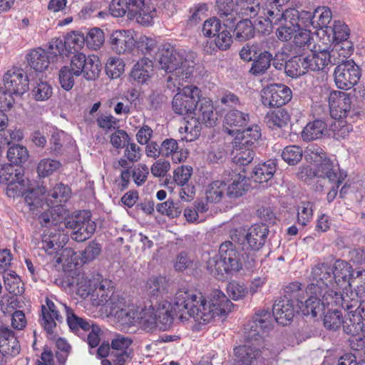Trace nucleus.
Listing matches in <instances>:
<instances>
[{
    "mask_svg": "<svg viewBox=\"0 0 365 365\" xmlns=\"http://www.w3.org/2000/svg\"><path fill=\"white\" fill-rule=\"evenodd\" d=\"M268 233L269 229L265 224H255L248 229L246 234H235L232 240L242 250H259L264 245Z\"/></svg>",
    "mask_w": 365,
    "mask_h": 365,
    "instance_id": "obj_9",
    "label": "nucleus"
},
{
    "mask_svg": "<svg viewBox=\"0 0 365 365\" xmlns=\"http://www.w3.org/2000/svg\"><path fill=\"white\" fill-rule=\"evenodd\" d=\"M101 245L96 240L88 242V245L81 252V260L83 263H88L96 259L101 253Z\"/></svg>",
    "mask_w": 365,
    "mask_h": 365,
    "instance_id": "obj_62",
    "label": "nucleus"
},
{
    "mask_svg": "<svg viewBox=\"0 0 365 365\" xmlns=\"http://www.w3.org/2000/svg\"><path fill=\"white\" fill-rule=\"evenodd\" d=\"M334 43L333 48L329 51L331 64H337L341 61H347L354 51V43L349 38L337 41Z\"/></svg>",
    "mask_w": 365,
    "mask_h": 365,
    "instance_id": "obj_28",
    "label": "nucleus"
},
{
    "mask_svg": "<svg viewBox=\"0 0 365 365\" xmlns=\"http://www.w3.org/2000/svg\"><path fill=\"white\" fill-rule=\"evenodd\" d=\"M229 176H231L230 180H233V182L227 186V195L229 197L237 198L248 191L250 185L247 178L240 174H236L232 170L229 171Z\"/></svg>",
    "mask_w": 365,
    "mask_h": 365,
    "instance_id": "obj_32",
    "label": "nucleus"
},
{
    "mask_svg": "<svg viewBox=\"0 0 365 365\" xmlns=\"http://www.w3.org/2000/svg\"><path fill=\"white\" fill-rule=\"evenodd\" d=\"M246 344L234 349L239 365H255L261 355V342L265 333L272 329V317L266 310H259L245 325Z\"/></svg>",
    "mask_w": 365,
    "mask_h": 365,
    "instance_id": "obj_2",
    "label": "nucleus"
},
{
    "mask_svg": "<svg viewBox=\"0 0 365 365\" xmlns=\"http://www.w3.org/2000/svg\"><path fill=\"white\" fill-rule=\"evenodd\" d=\"M158 62L168 76L166 78L168 88L174 91L183 86L184 82L190 78L195 66L191 56L185 55L182 50H178L171 45H165L158 49Z\"/></svg>",
    "mask_w": 365,
    "mask_h": 365,
    "instance_id": "obj_3",
    "label": "nucleus"
},
{
    "mask_svg": "<svg viewBox=\"0 0 365 365\" xmlns=\"http://www.w3.org/2000/svg\"><path fill=\"white\" fill-rule=\"evenodd\" d=\"M127 14L130 19H135L136 21L148 26L153 20L152 16L149 14V8L145 7L144 0H126Z\"/></svg>",
    "mask_w": 365,
    "mask_h": 365,
    "instance_id": "obj_24",
    "label": "nucleus"
},
{
    "mask_svg": "<svg viewBox=\"0 0 365 365\" xmlns=\"http://www.w3.org/2000/svg\"><path fill=\"white\" fill-rule=\"evenodd\" d=\"M60 166L59 161L51 158H44L38 163L37 173L40 177H47L57 170Z\"/></svg>",
    "mask_w": 365,
    "mask_h": 365,
    "instance_id": "obj_63",
    "label": "nucleus"
},
{
    "mask_svg": "<svg viewBox=\"0 0 365 365\" xmlns=\"http://www.w3.org/2000/svg\"><path fill=\"white\" fill-rule=\"evenodd\" d=\"M329 113L331 118L341 120L346 118L351 111V101L349 94L333 91L328 97Z\"/></svg>",
    "mask_w": 365,
    "mask_h": 365,
    "instance_id": "obj_14",
    "label": "nucleus"
},
{
    "mask_svg": "<svg viewBox=\"0 0 365 365\" xmlns=\"http://www.w3.org/2000/svg\"><path fill=\"white\" fill-rule=\"evenodd\" d=\"M234 140H237V146L247 145L254 147L255 143L261 137V130L257 125H252L240 132H236Z\"/></svg>",
    "mask_w": 365,
    "mask_h": 365,
    "instance_id": "obj_36",
    "label": "nucleus"
},
{
    "mask_svg": "<svg viewBox=\"0 0 365 365\" xmlns=\"http://www.w3.org/2000/svg\"><path fill=\"white\" fill-rule=\"evenodd\" d=\"M24 175L21 167L14 166L11 164L4 165L0 168V183L9 184L14 180H17Z\"/></svg>",
    "mask_w": 365,
    "mask_h": 365,
    "instance_id": "obj_52",
    "label": "nucleus"
},
{
    "mask_svg": "<svg viewBox=\"0 0 365 365\" xmlns=\"http://www.w3.org/2000/svg\"><path fill=\"white\" fill-rule=\"evenodd\" d=\"M113 286L111 281L102 278L94 289L91 298L93 300L98 299V304H106L109 301V297L112 294Z\"/></svg>",
    "mask_w": 365,
    "mask_h": 365,
    "instance_id": "obj_44",
    "label": "nucleus"
},
{
    "mask_svg": "<svg viewBox=\"0 0 365 365\" xmlns=\"http://www.w3.org/2000/svg\"><path fill=\"white\" fill-rule=\"evenodd\" d=\"M354 295H359L361 302L357 307L358 314H352V317L346 318L344 324V331L347 334H355L360 331L365 333V287L357 286L356 294Z\"/></svg>",
    "mask_w": 365,
    "mask_h": 365,
    "instance_id": "obj_15",
    "label": "nucleus"
},
{
    "mask_svg": "<svg viewBox=\"0 0 365 365\" xmlns=\"http://www.w3.org/2000/svg\"><path fill=\"white\" fill-rule=\"evenodd\" d=\"M292 97L291 89L284 84H271L262 90V102L269 108L281 107Z\"/></svg>",
    "mask_w": 365,
    "mask_h": 365,
    "instance_id": "obj_13",
    "label": "nucleus"
},
{
    "mask_svg": "<svg viewBox=\"0 0 365 365\" xmlns=\"http://www.w3.org/2000/svg\"><path fill=\"white\" fill-rule=\"evenodd\" d=\"M354 294L351 292V295H349L348 293H344L341 296V305L343 309L348 312V317L346 318L352 317V314H358L359 312L357 307L361 302V298H359V295H354Z\"/></svg>",
    "mask_w": 365,
    "mask_h": 365,
    "instance_id": "obj_57",
    "label": "nucleus"
},
{
    "mask_svg": "<svg viewBox=\"0 0 365 365\" xmlns=\"http://www.w3.org/2000/svg\"><path fill=\"white\" fill-rule=\"evenodd\" d=\"M314 29L324 31L331 22V11L328 7H318L313 12Z\"/></svg>",
    "mask_w": 365,
    "mask_h": 365,
    "instance_id": "obj_54",
    "label": "nucleus"
},
{
    "mask_svg": "<svg viewBox=\"0 0 365 365\" xmlns=\"http://www.w3.org/2000/svg\"><path fill=\"white\" fill-rule=\"evenodd\" d=\"M344 324L345 320H343L341 311H328L324 315V324L329 330L336 331L341 324L344 325Z\"/></svg>",
    "mask_w": 365,
    "mask_h": 365,
    "instance_id": "obj_58",
    "label": "nucleus"
},
{
    "mask_svg": "<svg viewBox=\"0 0 365 365\" xmlns=\"http://www.w3.org/2000/svg\"><path fill=\"white\" fill-rule=\"evenodd\" d=\"M289 120V114L284 108L267 113L264 117V122L272 130L287 126Z\"/></svg>",
    "mask_w": 365,
    "mask_h": 365,
    "instance_id": "obj_38",
    "label": "nucleus"
},
{
    "mask_svg": "<svg viewBox=\"0 0 365 365\" xmlns=\"http://www.w3.org/2000/svg\"><path fill=\"white\" fill-rule=\"evenodd\" d=\"M71 189L63 183L56 184L49 192L48 197L53 200L51 203L54 207H58L62 203L66 202L71 197Z\"/></svg>",
    "mask_w": 365,
    "mask_h": 365,
    "instance_id": "obj_48",
    "label": "nucleus"
},
{
    "mask_svg": "<svg viewBox=\"0 0 365 365\" xmlns=\"http://www.w3.org/2000/svg\"><path fill=\"white\" fill-rule=\"evenodd\" d=\"M101 279L99 274H83L78 278L76 284L77 294L82 298L92 296L94 289Z\"/></svg>",
    "mask_w": 365,
    "mask_h": 365,
    "instance_id": "obj_29",
    "label": "nucleus"
},
{
    "mask_svg": "<svg viewBox=\"0 0 365 365\" xmlns=\"http://www.w3.org/2000/svg\"><path fill=\"white\" fill-rule=\"evenodd\" d=\"M91 217L89 211L82 210L66 220L65 227L72 230L71 237L74 241L84 242L94 233L96 224Z\"/></svg>",
    "mask_w": 365,
    "mask_h": 365,
    "instance_id": "obj_8",
    "label": "nucleus"
},
{
    "mask_svg": "<svg viewBox=\"0 0 365 365\" xmlns=\"http://www.w3.org/2000/svg\"><path fill=\"white\" fill-rule=\"evenodd\" d=\"M73 73L76 76L81 74L88 81L96 80L101 72V63L96 56H86L83 53H78L72 57Z\"/></svg>",
    "mask_w": 365,
    "mask_h": 365,
    "instance_id": "obj_12",
    "label": "nucleus"
},
{
    "mask_svg": "<svg viewBox=\"0 0 365 365\" xmlns=\"http://www.w3.org/2000/svg\"><path fill=\"white\" fill-rule=\"evenodd\" d=\"M332 125V120L329 117L316 118L309 122L302 132L304 141L310 142L322 138L326 135L327 128Z\"/></svg>",
    "mask_w": 365,
    "mask_h": 365,
    "instance_id": "obj_21",
    "label": "nucleus"
},
{
    "mask_svg": "<svg viewBox=\"0 0 365 365\" xmlns=\"http://www.w3.org/2000/svg\"><path fill=\"white\" fill-rule=\"evenodd\" d=\"M59 82L61 87L66 91H70L74 85V77H76L73 73L72 58L71 59L70 66H65L59 71Z\"/></svg>",
    "mask_w": 365,
    "mask_h": 365,
    "instance_id": "obj_59",
    "label": "nucleus"
},
{
    "mask_svg": "<svg viewBox=\"0 0 365 365\" xmlns=\"http://www.w3.org/2000/svg\"><path fill=\"white\" fill-rule=\"evenodd\" d=\"M311 31L307 29H298L296 32L289 51L292 53H306L309 48L311 41Z\"/></svg>",
    "mask_w": 365,
    "mask_h": 365,
    "instance_id": "obj_34",
    "label": "nucleus"
},
{
    "mask_svg": "<svg viewBox=\"0 0 365 365\" xmlns=\"http://www.w3.org/2000/svg\"><path fill=\"white\" fill-rule=\"evenodd\" d=\"M108 43L113 51L123 54L132 51L135 41L130 31L116 30L110 34Z\"/></svg>",
    "mask_w": 365,
    "mask_h": 365,
    "instance_id": "obj_20",
    "label": "nucleus"
},
{
    "mask_svg": "<svg viewBox=\"0 0 365 365\" xmlns=\"http://www.w3.org/2000/svg\"><path fill=\"white\" fill-rule=\"evenodd\" d=\"M158 301L149 302V305L145 306L138 311V324L145 329H152L158 324L161 325L160 329H167L173 322V304L168 301H163L158 304Z\"/></svg>",
    "mask_w": 365,
    "mask_h": 365,
    "instance_id": "obj_5",
    "label": "nucleus"
},
{
    "mask_svg": "<svg viewBox=\"0 0 365 365\" xmlns=\"http://www.w3.org/2000/svg\"><path fill=\"white\" fill-rule=\"evenodd\" d=\"M267 311V309H265ZM267 312L271 314L268 310ZM297 308L294 304V301L290 297L284 295L277 299L272 307V314L275 321L282 325H287L294 318V314L297 312Z\"/></svg>",
    "mask_w": 365,
    "mask_h": 365,
    "instance_id": "obj_17",
    "label": "nucleus"
},
{
    "mask_svg": "<svg viewBox=\"0 0 365 365\" xmlns=\"http://www.w3.org/2000/svg\"><path fill=\"white\" fill-rule=\"evenodd\" d=\"M45 187H27L22 197H24V200L30 210L34 211L42 206L43 199L41 196L45 193Z\"/></svg>",
    "mask_w": 365,
    "mask_h": 365,
    "instance_id": "obj_47",
    "label": "nucleus"
},
{
    "mask_svg": "<svg viewBox=\"0 0 365 365\" xmlns=\"http://www.w3.org/2000/svg\"><path fill=\"white\" fill-rule=\"evenodd\" d=\"M311 53L304 54L305 67L309 71H319L324 70L329 64H331L329 51L324 48L319 51H310Z\"/></svg>",
    "mask_w": 365,
    "mask_h": 365,
    "instance_id": "obj_25",
    "label": "nucleus"
},
{
    "mask_svg": "<svg viewBox=\"0 0 365 365\" xmlns=\"http://www.w3.org/2000/svg\"><path fill=\"white\" fill-rule=\"evenodd\" d=\"M339 168L334 165L328 158H324L313 172V175L318 178L316 182V191H322L325 185L326 179L329 182L337 181Z\"/></svg>",
    "mask_w": 365,
    "mask_h": 365,
    "instance_id": "obj_22",
    "label": "nucleus"
},
{
    "mask_svg": "<svg viewBox=\"0 0 365 365\" xmlns=\"http://www.w3.org/2000/svg\"><path fill=\"white\" fill-rule=\"evenodd\" d=\"M29 158V153L26 147L20 145L11 146L7 150V158L16 165L25 163Z\"/></svg>",
    "mask_w": 365,
    "mask_h": 365,
    "instance_id": "obj_56",
    "label": "nucleus"
},
{
    "mask_svg": "<svg viewBox=\"0 0 365 365\" xmlns=\"http://www.w3.org/2000/svg\"><path fill=\"white\" fill-rule=\"evenodd\" d=\"M257 58L252 62L250 73L254 76H259L265 73V71L270 67L272 61H274L273 65L276 68L277 66L274 63V59L272 53L265 49L259 53L256 56Z\"/></svg>",
    "mask_w": 365,
    "mask_h": 365,
    "instance_id": "obj_33",
    "label": "nucleus"
},
{
    "mask_svg": "<svg viewBox=\"0 0 365 365\" xmlns=\"http://www.w3.org/2000/svg\"><path fill=\"white\" fill-rule=\"evenodd\" d=\"M294 56L286 62L284 71L292 78H298L307 73L304 59V53H292Z\"/></svg>",
    "mask_w": 365,
    "mask_h": 365,
    "instance_id": "obj_35",
    "label": "nucleus"
},
{
    "mask_svg": "<svg viewBox=\"0 0 365 365\" xmlns=\"http://www.w3.org/2000/svg\"><path fill=\"white\" fill-rule=\"evenodd\" d=\"M314 202L308 200L302 201L297 206V222L302 227L307 226L313 217Z\"/></svg>",
    "mask_w": 365,
    "mask_h": 365,
    "instance_id": "obj_51",
    "label": "nucleus"
},
{
    "mask_svg": "<svg viewBox=\"0 0 365 365\" xmlns=\"http://www.w3.org/2000/svg\"><path fill=\"white\" fill-rule=\"evenodd\" d=\"M4 85L11 94L21 96L29 90L28 77L22 69L14 68L5 73Z\"/></svg>",
    "mask_w": 365,
    "mask_h": 365,
    "instance_id": "obj_16",
    "label": "nucleus"
},
{
    "mask_svg": "<svg viewBox=\"0 0 365 365\" xmlns=\"http://www.w3.org/2000/svg\"><path fill=\"white\" fill-rule=\"evenodd\" d=\"M255 36V28L249 19L240 21L234 29V36L238 41H246Z\"/></svg>",
    "mask_w": 365,
    "mask_h": 365,
    "instance_id": "obj_49",
    "label": "nucleus"
},
{
    "mask_svg": "<svg viewBox=\"0 0 365 365\" xmlns=\"http://www.w3.org/2000/svg\"><path fill=\"white\" fill-rule=\"evenodd\" d=\"M65 244V236L63 232L56 228H49L43 232L38 246L44 250L48 255L58 254L63 249Z\"/></svg>",
    "mask_w": 365,
    "mask_h": 365,
    "instance_id": "obj_18",
    "label": "nucleus"
},
{
    "mask_svg": "<svg viewBox=\"0 0 365 365\" xmlns=\"http://www.w3.org/2000/svg\"><path fill=\"white\" fill-rule=\"evenodd\" d=\"M227 190V184L224 180H216L211 182L206 190V199L210 202H219Z\"/></svg>",
    "mask_w": 365,
    "mask_h": 365,
    "instance_id": "obj_53",
    "label": "nucleus"
},
{
    "mask_svg": "<svg viewBox=\"0 0 365 365\" xmlns=\"http://www.w3.org/2000/svg\"><path fill=\"white\" fill-rule=\"evenodd\" d=\"M331 268H333L332 276L334 277V284H338L341 280L348 282L349 284H351V276H354V274L352 273L351 266L348 262L337 259L331 265Z\"/></svg>",
    "mask_w": 365,
    "mask_h": 365,
    "instance_id": "obj_41",
    "label": "nucleus"
},
{
    "mask_svg": "<svg viewBox=\"0 0 365 365\" xmlns=\"http://www.w3.org/2000/svg\"><path fill=\"white\" fill-rule=\"evenodd\" d=\"M153 73V61L148 58H143L133 66L130 72V76L136 82L143 84L150 78Z\"/></svg>",
    "mask_w": 365,
    "mask_h": 365,
    "instance_id": "obj_30",
    "label": "nucleus"
},
{
    "mask_svg": "<svg viewBox=\"0 0 365 365\" xmlns=\"http://www.w3.org/2000/svg\"><path fill=\"white\" fill-rule=\"evenodd\" d=\"M105 41L103 31L97 27L91 29L85 36V42L88 48L97 50Z\"/></svg>",
    "mask_w": 365,
    "mask_h": 365,
    "instance_id": "obj_55",
    "label": "nucleus"
},
{
    "mask_svg": "<svg viewBox=\"0 0 365 365\" xmlns=\"http://www.w3.org/2000/svg\"><path fill=\"white\" fill-rule=\"evenodd\" d=\"M236 7L243 16L254 18L260 11V3L257 0H237Z\"/></svg>",
    "mask_w": 365,
    "mask_h": 365,
    "instance_id": "obj_50",
    "label": "nucleus"
},
{
    "mask_svg": "<svg viewBox=\"0 0 365 365\" xmlns=\"http://www.w3.org/2000/svg\"><path fill=\"white\" fill-rule=\"evenodd\" d=\"M277 166V160L274 159L259 163L253 169L252 178L256 182H267L273 178Z\"/></svg>",
    "mask_w": 365,
    "mask_h": 365,
    "instance_id": "obj_31",
    "label": "nucleus"
},
{
    "mask_svg": "<svg viewBox=\"0 0 365 365\" xmlns=\"http://www.w3.org/2000/svg\"><path fill=\"white\" fill-rule=\"evenodd\" d=\"M233 304L220 290L214 289L204 297L201 292L179 290L173 302V309L181 319L192 317L199 324H207L214 317L231 312Z\"/></svg>",
    "mask_w": 365,
    "mask_h": 365,
    "instance_id": "obj_1",
    "label": "nucleus"
},
{
    "mask_svg": "<svg viewBox=\"0 0 365 365\" xmlns=\"http://www.w3.org/2000/svg\"><path fill=\"white\" fill-rule=\"evenodd\" d=\"M250 115L234 109L228 111L225 117V127L228 134L233 135L239 132L250 121Z\"/></svg>",
    "mask_w": 365,
    "mask_h": 365,
    "instance_id": "obj_27",
    "label": "nucleus"
},
{
    "mask_svg": "<svg viewBox=\"0 0 365 365\" xmlns=\"http://www.w3.org/2000/svg\"><path fill=\"white\" fill-rule=\"evenodd\" d=\"M324 32L328 36L329 41L335 42L349 38L350 30L347 25L340 21H334L332 25L326 28Z\"/></svg>",
    "mask_w": 365,
    "mask_h": 365,
    "instance_id": "obj_43",
    "label": "nucleus"
},
{
    "mask_svg": "<svg viewBox=\"0 0 365 365\" xmlns=\"http://www.w3.org/2000/svg\"><path fill=\"white\" fill-rule=\"evenodd\" d=\"M21 346L13 330L8 327H0V362L4 356H16L20 352Z\"/></svg>",
    "mask_w": 365,
    "mask_h": 365,
    "instance_id": "obj_19",
    "label": "nucleus"
},
{
    "mask_svg": "<svg viewBox=\"0 0 365 365\" xmlns=\"http://www.w3.org/2000/svg\"><path fill=\"white\" fill-rule=\"evenodd\" d=\"M207 268L210 273L219 278L224 277L225 274L239 271L242 268V264L236 245L230 241L221 244L219 254L208 259Z\"/></svg>",
    "mask_w": 365,
    "mask_h": 365,
    "instance_id": "obj_4",
    "label": "nucleus"
},
{
    "mask_svg": "<svg viewBox=\"0 0 365 365\" xmlns=\"http://www.w3.org/2000/svg\"><path fill=\"white\" fill-rule=\"evenodd\" d=\"M334 69V82L339 89L349 90L359 82L361 73L352 59L338 63Z\"/></svg>",
    "mask_w": 365,
    "mask_h": 365,
    "instance_id": "obj_11",
    "label": "nucleus"
},
{
    "mask_svg": "<svg viewBox=\"0 0 365 365\" xmlns=\"http://www.w3.org/2000/svg\"><path fill=\"white\" fill-rule=\"evenodd\" d=\"M217 120V114L214 113V107L211 100L204 98H199L196 111L190 120L187 121L185 130L192 135L197 136L200 134L201 130V123L207 127H213Z\"/></svg>",
    "mask_w": 365,
    "mask_h": 365,
    "instance_id": "obj_7",
    "label": "nucleus"
},
{
    "mask_svg": "<svg viewBox=\"0 0 365 365\" xmlns=\"http://www.w3.org/2000/svg\"><path fill=\"white\" fill-rule=\"evenodd\" d=\"M125 63L119 58H110L106 64V73L112 78H119L124 72Z\"/></svg>",
    "mask_w": 365,
    "mask_h": 365,
    "instance_id": "obj_64",
    "label": "nucleus"
},
{
    "mask_svg": "<svg viewBox=\"0 0 365 365\" xmlns=\"http://www.w3.org/2000/svg\"><path fill=\"white\" fill-rule=\"evenodd\" d=\"M285 21L297 29H304L310 26L314 28L313 13L307 11H299L294 8H289L285 14Z\"/></svg>",
    "mask_w": 365,
    "mask_h": 365,
    "instance_id": "obj_26",
    "label": "nucleus"
},
{
    "mask_svg": "<svg viewBox=\"0 0 365 365\" xmlns=\"http://www.w3.org/2000/svg\"><path fill=\"white\" fill-rule=\"evenodd\" d=\"M164 279L163 278L150 277L146 282L145 291L148 296L150 297L149 302L158 301V304L163 300L161 299V296L165 291Z\"/></svg>",
    "mask_w": 365,
    "mask_h": 365,
    "instance_id": "obj_46",
    "label": "nucleus"
},
{
    "mask_svg": "<svg viewBox=\"0 0 365 365\" xmlns=\"http://www.w3.org/2000/svg\"><path fill=\"white\" fill-rule=\"evenodd\" d=\"M199 95L200 90L197 87L185 86L173 98L172 108L175 113L192 118L196 111Z\"/></svg>",
    "mask_w": 365,
    "mask_h": 365,
    "instance_id": "obj_10",
    "label": "nucleus"
},
{
    "mask_svg": "<svg viewBox=\"0 0 365 365\" xmlns=\"http://www.w3.org/2000/svg\"><path fill=\"white\" fill-rule=\"evenodd\" d=\"M66 312V322L71 331L78 334L81 330L84 331H90L94 323L91 320H86L83 318L78 317L73 310L64 305Z\"/></svg>",
    "mask_w": 365,
    "mask_h": 365,
    "instance_id": "obj_37",
    "label": "nucleus"
},
{
    "mask_svg": "<svg viewBox=\"0 0 365 365\" xmlns=\"http://www.w3.org/2000/svg\"><path fill=\"white\" fill-rule=\"evenodd\" d=\"M333 268L328 262H319L312 268L309 277L310 283L306 292L319 296L325 295L334 285Z\"/></svg>",
    "mask_w": 365,
    "mask_h": 365,
    "instance_id": "obj_6",
    "label": "nucleus"
},
{
    "mask_svg": "<svg viewBox=\"0 0 365 365\" xmlns=\"http://www.w3.org/2000/svg\"><path fill=\"white\" fill-rule=\"evenodd\" d=\"M115 315L122 325L131 327L138 324V311L134 306H123L115 311Z\"/></svg>",
    "mask_w": 365,
    "mask_h": 365,
    "instance_id": "obj_45",
    "label": "nucleus"
},
{
    "mask_svg": "<svg viewBox=\"0 0 365 365\" xmlns=\"http://www.w3.org/2000/svg\"><path fill=\"white\" fill-rule=\"evenodd\" d=\"M264 48V43H255L252 45L245 44L240 51V58L245 61H252L257 58L262 49Z\"/></svg>",
    "mask_w": 365,
    "mask_h": 365,
    "instance_id": "obj_60",
    "label": "nucleus"
},
{
    "mask_svg": "<svg viewBox=\"0 0 365 365\" xmlns=\"http://www.w3.org/2000/svg\"><path fill=\"white\" fill-rule=\"evenodd\" d=\"M302 153L303 151L301 147L289 145L284 148L282 158L289 165H295L302 160Z\"/></svg>",
    "mask_w": 365,
    "mask_h": 365,
    "instance_id": "obj_61",
    "label": "nucleus"
},
{
    "mask_svg": "<svg viewBox=\"0 0 365 365\" xmlns=\"http://www.w3.org/2000/svg\"><path fill=\"white\" fill-rule=\"evenodd\" d=\"M3 279L5 289L14 296L21 295L24 292V283L20 277L12 270L4 272Z\"/></svg>",
    "mask_w": 365,
    "mask_h": 365,
    "instance_id": "obj_42",
    "label": "nucleus"
},
{
    "mask_svg": "<svg viewBox=\"0 0 365 365\" xmlns=\"http://www.w3.org/2000/svg\"><path fill=\"white\" fill-rule=\"evenodd\" d=\"M310 294L311 296L304 302V304L302 302L298 307L304 315H312V317H315L324 309V304L321 301V297H324L325 295Z\"/></svg>",
    "mask_w": 365,
    "mask_h": 365,
    "instance_id": "obj_40",
    "label": "nucleus"
},
{
    "mask_svg": "<svg viewBox=\"0 0 365 365\" xmlns=\"http://www.w3.org/2000/svg\"><path fill=\"white\" fill-rule=\"evenodd\" d=\"M46 306L41 307V317L40 319L41 324L43 329L48 333L51 334L53 329L56 326V322L62 323L63 317L56 309L55 304L48 298L46 300Z\"/></svg>",
    "mask_w": 365,
    "mask_h": 365,
    "instance_id": "obj_23",
    "label": "nucleus"
},
{
    "mask_svg": "<svg viewBox=\"0 0 365 365\" xmlns=\"http://www.w3.org/2000/svg\"><path fill=\"white\" fill-rule=\"evenodd\" d=\"M28 56L29 64L36 71L42 72L48 68L50 63L47 53L41 48L31 51Z\"/></svg>",
    "mask_w": 365,
    "mask_h": 365,
    "instance_id": "obj_39",
    "label": "nucleus"
}]
</instances>
